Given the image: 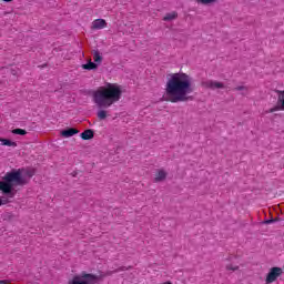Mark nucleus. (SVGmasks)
<instances>
[{
    "label": "nucleus",
    "instance_id": "nucleus-1",
    "mask_svg": "<svg viewBox=\"0 0 284 284\" xmlns=\"http://www.w3.org/2000/svg\"><path fill=\"white\" fill-rule=\"evenodd\" d=\"M194 92L192 78L187 73L179 72L169 74L165 85L166 101L171 103H183L190 101L192 97H187Z\"/></svg>",
    "mask_w": 284,
    "mask_h": 284
},
{
    "label": "nucleus",
    "instance_id": "nucleus-2",
    "mask_svg": "<svg viewBox=\"0 0 284 284\" xmlns=\"http://www.w3.org/2000/svg\"><path fill=\"white\" fill-rule=\"evenodd\" d=\"M34 176V170H26L18 169L12 170L11 172L6 173L2 178L3 181H0V190L2 194L9 196V199H14V187H12V183L16 185H28L29 181Z\"/></svg>",
    "mask_w": 284,
    "mask_h": 284
},
{
    "label": "nucleus",
    "instance_id": "nucleus-3",
    "mask_svg": "<svg viewBox=\"0 0 284 284\" xmlns=\"http://www.w3.org/2000/svg\"><path fill=\"white\" fill-rule=\"evenodd\" d=\"M123 90L116 83H108L105 87H100L93 93V101L98 108H110L121 101Z\"/></svg>",
    "mask_w": 284,
    "mask_h": 284
},
{
    "label": "nucleus",
    "instance_id": "nucleus-4",
    "mask_svg": "<svg viewBox=\"0 0 284 284\" xmlns=\"http://www.w3.org/2000/svg\"><path fill=\"white\" fill-rule=\"evenodd\" d=\"M125 270H128V267L121 266L119 268H115L114 271H106L105 273L100 275L82 272L80 276L73 277L72 284H95L99 283V281H103L105 276H112V274H118V272H125Z\"/></svg>",
    "mask_w": 284,
    "mask_h": 284
},
{
    "label": "nucleus",
    "instance_id": "nucleus-5",
    "mask_svg": "<svg viewBox=\"0 0 284 284\" xmlns=\"http://www.w3.org/2000/svg\"><path fill=\"white\" fill-rule=\"evenodd\" d=\"M278 276H283V268H281L278 266H274L267 273L265 283L272 284L276 281V278H278Z\"/></svg>",
    "mask_w": 284,
    "mask_h": 284
},
{
    "label": "nucleus",
    "instance_id": "nucleus-6",
    "mask_svg": "<svg viewBox=\"0 0 284 284\" xmlns=\"http://www.w3.org/2000/svg\"><path fill=\"white\" fill-rule=\"evenodd\" d=\"M202 88H206L209 90H223L225 89V84L219 81L206 80L202 82Z\"/></svg>",
    "mask_w": 284,
    "mask_h": 284
},
{
    "label": "nucleus",
    "instance_id": "nucleus-7",
    "mask_svg": "<svg viewBox=\"0 0 284 284\" xmlns=\"http://www.w3.org/2000/svg\"><path fill=\"white\" fill-rule=\"evenodd\" d=\"M108 28V22L103 19H97L92 22L91 30H103Z\"/></svg>",
    "mask_w": 284,
    "mask_h": 284
},
{
    "label": "nucleus",
    "instance_id": "nucleus-8",
    "mask_svg": "<svg viewBox=\"0 0 284 284\" xmlns=\"http://www.w3.org/2000/svg\"><path fill=\"white\" fill-rule=\"evenodd\" d=\"M277 102L281 103V106H274L266 112L272 113V112H278V110H284V91L280 92Z\"/></svg>",
    "mask_w": 284,
    "mask_h": 284
},
{
    "label": "nucleus",
    "instance_id": "nucleus-9",
    "mask_svg": "<svg viewBox=\"0 0 284 284\" xmlns=\"http://www.w3.org/2000/svg\"><path fill=\"white\" fill-rule=\"evenodd\" d=\"M81 139H83V141H90V139H94V131H92L91 129H88L85 131H83L80 134Z\"/></svg>",
    "mask_w": 284,
    "mask_h": 284
},
{
    "label": "nucleus",
    "instance_id": "nucleus-10",
    "mask_svg": "<svg viewBox=\"0 0 284 284\" xmlns=\"http://www.w3.org/2000/svg\"><path fill=\"white\" fill-rule=\"evenodd\" d=\"M168 179V173L164 170H160L155 175V183H161V181H165Z\"/></svg>",
    "mask_w": 284,
    "mask_h": 284
},
{
    "label": "nucleus",
    "instance_id": "nucleus-11",
    "mask_svg": "<svg viewBox=\"0 0 284 284\" xmlns=\"http://www.w3.org/2000/svg\"><path fill=\"white\" fill-rule=\"evenodd\" d=\"M93 61L98 64L103 62V57L101 55V52H99V50L93 51Z\"/></svg>",
    "mask_w": 284,
    "mask_h": 284
},
{
    "label": "nucleus",
    "instance_id": "nucleus-12",
    "mask_svg": "<svg viewBox=\"0 0 284 284\" xmlns=\"http://www.w3.org/2000/svg\"><path fill=\"white\" fill-rule=\"evenodd\" d=\"M0 143H2V145H7L8 148H17V142H12L8 139L0 138Z\"/></svg>",
    "mask_w": 284,
    "mask_h": 284
},
{
    "label": "nucleus",
    "instance_id": "nucleus-13",
    "mask_svg": "<svg viewBox=\"0 0 284 284\" xmlns=\"http://www.w3.org/2000/svg\"><path fill=\"white\" fill-rule=\"evenodd\" d=\"M178 18H179V13L173 11L171 13H166L165 17L163 18V21H174V19H178Z\"/></svg>",
    "mask_w": 284,
    "mask_h": 284
},
{
    "label": "nucleus",
    "instance_id": "nucleus-14",
    "mask_svg": "<svg viewBox=\"0 0 284 284\" xmlns=\"http://www.w3.org/2000/svg\"><path fill=\"white\" fill-rule=\"evenodd\" d=\"M83 70H97V68H99V64H97V62H88L87 64L82 65Z\"/></svg>",
    "mask_w": 284,
    "mask_h": 284
},
{
    "label": "nucleus",
    "instance_id": "nucleus-15",
    "mask_svg": "<svg viewBox=\"0 0 284 284\" xmlns=\"http://www.w3.org/2000/svg\"><path fill=\"white\" fill-rule=\"evenodd\" d=\"M97 116L100 119V121H105V119H108V111L100 110L98 111Z\"/></svg>",
    "mask_w": 284,
    "mask_h": 284
},
{
    "label": "nucleus",
    "instance_id": "nucleus-16",
    "mask_svg": "<svg viewBox=\"0 0 284 284\" xmlns=\"http://www.w3.org/2000/svg\"><path fill=\"white\" fill-rule=\"evenodd\" d=\"M61 136L64 139H70V136H72V128L61 131Z\"/></svg>",
    "mask_w": 284,
    "mask_h": 284
},
{
    "label": "nucleus",
    "instance_id": "nucleus-17",
    "mask_svg": "<svg viewBox=\"0 0 284 284\" xmlns=\"http://www.w3.org/2000/svg\"><path fill=\"white\" fill-rule=\"evenodd\" d=\"M12 134H19L20 136H26V134H28V131L23 129H14L12 130Z\"/></svg>",
    "mask_w": 284,
    "mask_h": 284
},
{
    "label": "nucleus",
    "instance_id": "nucleus-18",
    "mask_svg": "<svg viewBox=\"0 0 284 284\" xmlns=\"http://www.w3.org/2000/svg\"><path fill=\"white\" fill-rule=\"evenodd\" d=\"M202 6H210V3H216V0H197Z\"/></svg>",
    "mask_w": 284,
    "mask_h": 284
},
{
    "label": "nucleus",
    "instance_id": "nucleus-19",
    "mask_svg": "<svg viewBox=\"0 0 284 284\" xmlns=\"http://www.w3.org/2000/svg\"><path fill=\"white\" fill-rule=\"evenodd\" d=\"M226 270L236 272V270H239V266H233L232 264H229V265H226Z\"/></svg>",
    "mask_w": 284,
    "mask_h": 284
},
{
    "label": "nucleus",
    "instance_id": "nucleus-20",
    "mask_svg": "<svg viewBox=\"0 0 284 284\" xmlns=\"http://www.w3.org/2000/svg\"><path fill=\"white\" fill-rule=\"evenodd\" d=\"M276 219H271V220H266V221H264V223H265V225H270V224H272V223H276Z\"/></svg>",
    "mask_w": 284,
    "mask_h": 284
},
{
    "label": "nucleus",
    "instance_id": "nucleus-21",
    "mask_svg": "<svg viewBox=\"0 0 284 284\" xmlns=\"http://www.w3.org/2000/svg\"><path fill=\"white\" fill-rule=\"evenodd\" d=\"M234 90H236L237 92H241L243 90H247V87L241 85V87H236Z\"/></svg>",
    "mask_w": 284,
    "mask_h": 284
},
{
    "label": "nucleus",
    "instance_id": "nucleus-22",
    "mask_svg": "<svg viewBox=\"0 0 284 284\" xmlns=\"http://www.w3.org/2000/svg\"><path fill=\"white\" fill-rule=\"evenodd\" d=\"M11 282H10V280H1L0 281V284H10Z\"/></svg>",
    "mask_w": 284,
    "mask_h": 284
},
{
    "label": "nucleus",
    "instance_id": "nucleus-23",
    "mask_svg": "<svg viewBox=\"0 0 284 284\" xmlns=\"http://www.w3.org/2000/svg\"><path fill=\"white\" fill-rule=\"evenodd\" d=\"M74 134H79V130L72 129V135H74Z\"/></svg>",
    "mask_w": 284,
    "mask_h": 284
},
{
    "label": "nucleus",
    "instance_id": "nucleus-24",
    "mask_svg": "<svg viewBox=\"0 0 284 284\" xmlns=\"http://www.w3.org/2000/svg\"><path fill=\"white\" fill-rule=\"evenodd\" d=\"M0 205H6V202H2L1 199H0Z\"/></svg>",
    "mask_w": 284,
    "mask_h": 284
},
{
    "label": "nucleus",
    "instance_id": "nucleus-25",
    "mask_svg": "<svg viewBox=\"0 0 284 284\" xmlns=\"http://www.w3.org/2000/svg\"><path fill=\"white\" fill-rule=\"evenodd\" d=\"M6 3H10L12 0H3Z\"/></svg>",
    "mask_w": 284,
    "mask_h": 284
},
{
    "label": "nucleus",
    "instance_id": "nucleus-26",
    "mask_svg": "<svg viewBox=\"0 0 284 284\" xmlns=\"http://www.w3.org/2000/svg\"><path fill=\"white\" fill-rule=\"evenodd\" d=\"M2 203H8V200H1Z\"/></svg>",
    "mask_w": 284,
    "mask_h": 284
},
{
    "label": "nucleus",
    "instance_id": "nucleus-27",
    "mask_svg": "<svg viewBox=\"0 0 284 284\" xmlns=\"http://www.w3.org/2000/svg\"><path fill=\"white\" fill-rule=\"evenodd\" d=\"M72 176H77V172H73Z\"/></svg>",
    "mask_w": 284,
    "mask_h": 284
},
{
    "label": "nucleus",
    "instance_id": "nucleus-28",
    "mask_svg": "<svg viewBox=\"0 0 284 284\" xmlns=\"http://www.w3.org/2000/svg\"><path fill=\"white\" fill-rule=\"evenodd\" d=\"M68 284H72L71 280L69 281V283H68Z\"/></svg>",
    "mask_w": 284,
    "mask_h": 284
}]
</instances>
